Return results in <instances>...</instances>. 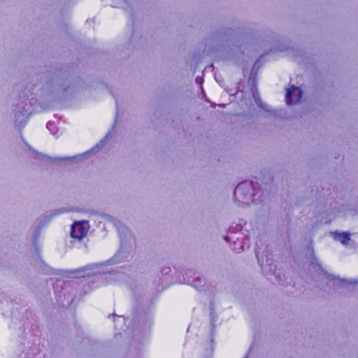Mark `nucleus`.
<instances>
[{
    "label": "nucleus",
    "mask_w": 358,
    "mask_h": 358,
    "mask_svg": "<svg viewBox=\"0 0 358 358\" xmlns=\"http://www.w3.org/2000/svg\"><path fill=\"white\" fill-rule=\"evenodd\" d=\"M94 266H95L96 268L99 269L100 267L102 266V264L101 265V264L100 265H95Z\"/></svg>",
    "instance_id": "nucleus-8"
},
{
    "label": "nucleus",
    "mask_w": 358,
    "mask_h": 358,
    "mask_svg": "<svg viewBox=\"0 0 358 358\" xmlns=\"http://www.w3.org/2000/svg\"><path fill=\"white\" fill-rule=\"evenodd\" d=\"M54 118H55V120L57 121L58 118H57V116L56 115H54Z\"/></svg>",
    "instance_id": "nucleus-9"
},
{
    "label": "nucleus",
    "mask_w": 358,
    "mask_h": 358,
    "mask_svg": "<svg viewBox=\"0 0 358 358\" xmlns=\"http://www.w3.org/2000/svg\"><path fill=\"white\" fill-rule=\"evenodd\" d=\"M118 320H123V318H122V317H118Z\"/></svg>",
    "instance_id": "nucleus-10"
},
{
    "label": "nucleus",
    "mask_w": 358,
    "mask_h": 358,
    "mask_svg": "<svg viewBox=\"0 0 358 358\" xmlns=\"http://www.w3.org/2000/svg\"><path fill=\"white\" fill-rule=\"evenodd\" d=\"M254 186L252 182L245 181L240 183L234 190L236 200L241 204L248 205L253 202Z\"/></svg>",
    "instance_id": "nucleus-1"
},
{
    "label": "nucleus",
    "mask_w": 358,
    "mask_h": 358,
    "mask_svg": "<svg viewBox=\"0 0 358 358\" xmlns=\"http://www.w3.org/2000/svg\"><path fill=\"white\" fill-rule=\"evenodd\" d=\"M302 98V91L300 87L292 86L287 89L285 100L288 105H295L298 103Z\"/></svg>",
    "instance_id": "nucleus-3"
},
{
    "label": "nucleus",
    "mask_w": 358,
    "mask_h": 358,
    "mask_svg": "<svg viewBox=\"0 0 358 358\" xmlns=\"http://www.w3.org/2000/svg\"><path fill=\"white\" fill-rule=\"evenodd\" d=\"M55 120L54 121H52V120H50L48 123H47V128L51 131L52 132V134H55V127H54V124H55Z\"/></svg>",
    "instance_id": "nucleus-6"
},
{
    "label": "nucleus",
    "mask_w": 358,
    "mask_h": 358,
    "mask_svg": "<svg viewBox=\"0 0 358 358\" xmlns=\"http://www.w3.org/2000/svg\"><path fill=\"white\" fill-rule=\"evenodd\" d=\"M263 110H264V112H266V113H268V112H273L270 108H268V107H267L266 106H262Z\"/></svg>",
    "instance_id": "nucleus-7"
},
{
    "label": "nucleus",
    "mask_w": 358,
    "mask_h": 358,
    "mask_svg": "<svg viewBox=\"0 0 358 358\" xmlns=\"http://www.w3.org/2000/svg\"><path fill=\"white\" fill-rule=\"evenodd\" d=\"M332 236L334 238L336 241H340L343 245L348 244L350 238V234L347 232H332L331 233Z\"/></svg>",
    "instance_id": "nucleus-4"
},
{
    "label": "nucleus",
    "mask_w": 358,
    "mask_h": 358,
    "mask_svg": "<svg viewBox=\"0 0 358 358\" xmlns=\"http://www.w3.org/2000/svg\"><path fill=\"white\" fill-rule=\"evenodd\" d=\"M88 229L89 225L86 222H75L71 227V237L78 240H81L87 235Z\"/></svg>",
    "instance_id": "nucleus-2"
},
{
    "label": "nucleus",
    "mask_w": 358,
    "mask_h": 358,
    "mask_svg": "<svg viewBox=\"0 0 358 358\" xmlns=\"http://www.w3.org/2000/svg\"><path fill=\"white\" fill-rule=\"evenodd\" d=\"M28 120V116L26 113H18L15 117V122L17 126L23 127Z\"/></svg>",
    "instance_id": "nucleus-5"
}]
</instances>
